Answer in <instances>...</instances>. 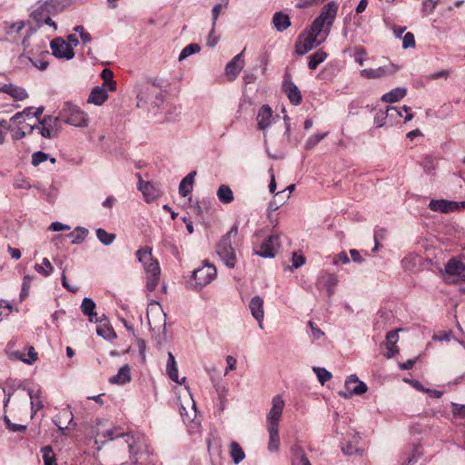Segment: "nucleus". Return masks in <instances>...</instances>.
<instances>
[{
    "label": "nucleus",
    "mask_w": 465,
    "mask_h": 465,
    "mask_svg": "<svg viewBox=\"0 0 465 465\" xmlns=\"http://www.w3.org/2000/svg\"><path fill=\"white\" fill-rule=\"evenodd\" d=\"M279 247V237L276 235H271L261 244L260 250L255 251V253L262 258H272L275 256Z\"/></svg>",
    "instance_id": "18"
},
{
    "label": "nucleus",
    "mask_w": 465,
    "mask_h": 465,
    "mask_svg": "<svg viewBox=\"0 0 465 465\" xmlns=\"http://www.w3.org/2000/svg\"><path fill=\"white\" fill-rule=\"evenodd\" d=\"M96 236L98 240L104 245H110L116 237L114 233L107 232L104 229L102 228L96 230Z\"/></svg>",
    "instance_id": "44"
},
{
    "label": "nucleus",
    "mask_w": 465,
    "mask_h": 465,
    "mask_svg": "<svg viewBox=\"0 0 465 465\" xmlns=\"http://www.w3.org/2000/svg\"><path fill=\"white\" fill-rule=\"evenodd\" d=\"M325 0H297L296 7L298 8H308L316 5H319Z\"/></svg>",
    "instance_id": "60"
},
{
    "label": "nucleus",
    "mask_w": 465,
    "mask_h": 465,
    "mask_svg": "<svg viewBox=\"0 0 465 465\" xmlns=\"http://www.w3.org/2000/svg\"><path fill=\"white\" fill-rule=\"evenodd\" d=\"M229 453L234 464H239L245 458V453L242 448L236 441H232L230 444Z\"/></svg>",
    "instance_id": "38"
},
{
    "label": "nucleus",
    "mask_w": 465,
    "mask_h": 465,
    "mask_svg": "<svg viewBox=\"0 0 465 465\" xmlns=\"http://www.w3.org/2000/svg\"><path fill=\"white\" fill-rule=\"evenodd\" d=\"M110 440H115L116 446L126 450L129 453L130 465L137 464L136 455L140 451L139 440L129 433L117 432L116 430H109L104 435Z\"/></svg>",
    "instance_id": "3"
},
{
    "label": "nucleus",
    "mask_w": 465,
    "mask_h": 465,
    "mask_svg": "<svg viewBox=\"0 0 465 465\" xmlns=\"http://www.w3.org/2000/svg\"><path fill=\"white\" fill-rule=\"evenodd\" d=\"M414 46H415V39H414L413 34H411L410 32L405 34V35L403 36V39H402V47L404 49H407V48L414 47Z\"/></svg>",
    "instance_id": "61"
},
{
    "label": "nucleus",
    "mask_w": 465,
    "mask_h": 465,
    "mask_svg": "<svg viewBox=\"0 0 465 465\" xmlns=\"http://www.w3.org/2000/svg\"><path fill=\"white\" fill-rule=\"evenodd\" d=\"M43 264L35 263L34 268L35 272L42 274L45 277L50 276L54 272V267L52 266L50 261L47 258H44L42 261Z\"/></svg>",
    "instance_id": "43"
},
{
    "label": "nucleus",
    "mask_w": 465,
    "mask_h": 465,
    "mask_svg": "<svg viewBox=\"0 0 465 465\" xmlns=\"http://www.w3.org/2000/svg\"><path fill=\"white\" fill-rule=\"evenodd\" d=\"M58 117L64 123L75 127H85L88 124L87 114L69 102L64 104Z\"/></svg>",
    "instance_id": "7"
},
{
    "label": "nucleus",
    "mask_w": 465,
    "mask_h": 465,
    "mask_svg": "<svg viewBox=\"0 0 465 465\" xmlns=\"http://www.w3.org/2000/svg\"><path fill=\"white\" fill-rule=\"evenodd\" d=\"M319 282L326 288L328 295L331 296L333 294L334 289L338 284V278L333 273L322 272Z\"/></svg>",
    "instance_id": "29"
},
{
    "label": "nucleus",
    "mask_w": 465,
    "mask_h": 465,
    "mask_svg": "<svg viewBox=\"0 0 465 465\" xmlns=\"http://www.w3.org/2000/svg\"><path fill=\"white\" fill-rule=\"evenodd\" d=\"M438 2L439 0H424L422 3V12L425 15L431 14L434 11Z\"/></svg>",
    "instance_id": "58"
},
{
    "label": "nucleus",
    "mask_w": 465,
    "mask_h": 465,
    "mask_svg": "<svg viewBox=\"0 0 465 465\" xmlns=\"http://www.w3.org/2000/svg\"><path fill=\"white\" fill-rule=\"evenodd\" d=\"M399 69L400 67L397 64L390 62L375 69H362L360 71V74L366 79H378L388 75H392L396 74Z\"/></svg>",
    "instance_id": "12"
},
{
    "label": "nucleus",
    "mask_w": 465,
    "mask_h": 465,
    "mask_svg": "<svg viewBox=\"0 0 465 465\" xmlns=\"http://www.w3.org/2000/svg\"><path fill=\"white\" fill-rule=\"evenodd\" d=\"M229 5V0H222L221 3L215 5L212 9L213 22L217 23L218 17L223 8H227Z\"/></svg>",
    "instance_id": "53"
},
{
    "label": "nucleus",
    "mask_w": 465,
    "mask_h": 465,
    "mask_svg": "<svg viewBox=\"0 0 465 465\" xmlns=\"http://www.w3.org/2000/svg\"><path fill=\"white\" fill-rule=\"evenodd\" d=\"M200 50V45L197 44H190L186 45L179 54V61H183L190 55L199 53Z\"/></svg>",
    "instance_id": "45"
},
{
    "label": "nucleus",
    "mask_w": 465,
    "mask_h": 465,
    "mask_svg": "<svg viewBox=\"0 0 465 465\" xmlns=\"http://www.w3.org/2000/svg\"><path fill=\"white\" fill-rule=\"evenodd\" d=\"M309 326L312 331V336L314 340H320L324 336V332L321 331L312 322H309Z\"/></svg>",
    "instance_id": "63"
},
{
    "label": "nucleus",
    "mask_w": 465,
    "mask_h": 465,
    "mask_svg": "<svg viewBox=\"0 0 465 465\" xmlns=\"http://www.w3.org/2000/svg\"><path fill=\"white\" fill-rule=\"evenodd\" d=\"M292 465H312L301 446H292Z\"/></svg>",
    "instance_id": "34"
},
{
    "label": "nucleus",
    "mask_w": 465,
    "mask_h": 465,
    "mask_svg": "<svg viewBox=\"0 0 465 465\" xmlns=\"http://www.w3.org/2000/svg\"><path fill=\"white\" fill-rule=\"evenodd\" d=\"M195 174L196 172H191L182 180L179 185V193L181 196L186 197L193 191Z\"/></svg>",
    "instance_id": "32"
},
{
    "label": "nucleus",
    "mask_w": 465,
    "mask_h": 465,
    "mask_svg": "<svg viewBox=\"0 0 465 465\" xmlns=\"http://www.w3.org/2000/svg\"><path fill=\"white\" fill-rule=\"evenodd\" d=\"M453 338L451 331H440L434 334L433 340L440 341H449Z\"/></svg>",
    "instance_id": "59"
},
{
    "label": "nucleus",
    "mask_w": 465,
    "mask_h": 465,
    "mask_svg": "<svg viewBox=\"0 0 465 465\" xmlns=\"http://www.w3.org/2000/svg\"><path fill=\"white\" fill-rule=\"evenodd\" d=\"M88 234V231L83 227H76L68 234L72 244H79L84 241Z\"/></svg>",
    "instance_id": "41"
},
{
    "label": "nucleus",
    "mask_w": 465,
    "mask_h": 465,
    "mask_svg": "<svg viewBox=\"0 0 465 465\" xmlns=\"http://www.w3.org/2000/svg\"><path fill=\"white\" fill-rule=\"evenodd\" d=\"M166 373L173 381L178 384H183L185 381V377L182 378V380H179L178 368L175 361V358L171 351L168 352Z\"/></svg>",
    "instance_id": "25"
},
{
    "label": "nucleus",
    "mask_w": 465,
    "mask_h": 465,
    "mask_svg": "<svg viewBox=\"0 0 465 465\" xmlns=\"http://www.w3.org/2000/svg\"><path fill=\"white\" fill-rule=\"evenodd\" d=\"M50 47L54 56L59 59L71 60L74 56V52L70 44H67L62 37H56L50 43Z\"/></svg>",
    "instance_id": "13"
},
{
    "label": "nucleus",
    "mask_w": 465,
    "mask_h": 465,
    "mask_svg": "<svg viewBox=\"0 0 465 465\" xmlns=\"http://www.w3.org/2000/svg\"><path fill=\"white\" fill-rule=\"evenodd\" d=\"M28 394L31 400V417L33 418L40 410L44 408L45 401L41 396L40 390H37L36 391L29 390Z\"/></svg>",
    "instance_id": "31"
},
{
    "label": "nucleus",
    "mask_w": 465,
    "mask_h": 465,
    "mask_svg": "<svg viewBox=\"0 0 465 465\" xmlns=\"http://www.w3.org/2000/svg\"><path fill=\"white\" fill-rule=\"evenodd\" d=\"M429 207L433 212L447 213L458 211L460 207H465V202H454L444 199L431 200Z\"/></svg>",
    "instance_id": "16"
},
{
    "label": "nucleus",
    "mask_w": 465,
    "mask_h": 465,
    "mask_svg": "<svg viewBox=\"0 0 465 465\" xmlns=\"http://www.w3.org/2000/svg\"><path fill=\"white\" fill-rule=\"evenodd\" d=\"M354 61L362 65L364 62L367 60V53L366 50L362 46H355L354 47Z\"/></svg>",
    "instance_id": "49"
},
{
    "label": "nucleus",
    "mask_w": 465,
    "mask_h": 465,
    "mask_svg": "<svg viewBox=\"0 0 465 465\" xmlns=\"http://www.w3.org/2000/svg\"><path fill=\"white\" fill-rule=\"evenodd\" d=\"M147 320L151 328L160 331L165 329L166 314L158 302H152L147 308Z\"/></svg>",
    "instance_id": "11"
},
{
    "label": "nucleus",
    "mask_w": 465,
    "mask_h": 465,
    "mask_svg": "<svg viewBox=\"0 0 465 465\" xmlns=\"http://www.w3.org/2000/svg\"><path fill=\"white\" fill-rule=\"evenodd\" d=\"M216 276V268L205 262L203 267L194 270L192 277L195 280L196 284L199 287H203L210 283Z\"/></svg>",
    "instance_id": "14"
},
{
    "label": "nucleus",
    "mask_w": 465,
    "mask_h": 465,
    "mask_svg": "<svg viewBox=\"0 0 465 465\" xmlns=\"http://www.w3.org/2000/svg\"><path fill=\"white\" fill-rule=\"evenodd\" d=\"M131 381V369L128 364L122 366L117 374L109 379L112 384H125Z\"/></svg>",
    "instance_id": "28"
},
{
    "label": "nucleus",
    "mask_w": 465,
    "mask_h": 465,
    "mask_svg": "<svg viewBox=\"0 0 465 465\" xmlns=\"http://www.w3.org/2000/svg\"><path fill=\"white\" fill-rule=\"evenodd\" d=\"M19 63L24 65H27V64H31L35 67L38 68L41 71H44L47 68L48 63L44 60H40L38 62L34 61L30 56L22 54L18 56Z\"/></svg>",
    "instance_id": "42"
},
{
    "label": "nucleus",
    "mask_w": 465,
    "mask_h": 465,
    "mask_svg": "<svg viewBox=\"0 0 465 465\" xmlns=\"http://www.w3.org/2000/svg\"><path fill=\"white\" fill-rule=\"evenodd\" d=\"M402 111L405 112L404 123L412 119L413 115L410 113L411 108L407 105L402 107L389 106L385 112V118L396 120L399 117H403Z\"/></svg>",
    "instance_id": "24"
},
{
    "label": "nucleus",
    "mask_w": 465,
    "mask_h": 465,
    "mask_svg": "<svg viewBox=\"0 0 465 465\" xmlns=\"http://www.w3.org/2000/svg\"><path fill=\"white\" fill-rule=\"evenodd\" d=\"M249 309L252 317L258 322L259 327L262 329L264 316L263 300L260 296L252 297L249 303Z\"/></svg>",
    "instance_id": "21"
},
{
    "label": "nucleus",
    "mask_w": 465,
    "mask_h": 465,
    "mask_svg": "<svg viewBox=\"0 0 465 465\" xmlns=\"http://www.w3.org/2000/svg\"><path fill=\"white\" fill-rule=\"evenodd\" d=\"M59 117L52 115H45L35 124V129L39 131L42 137L46 139H52L57 136L59 133Z\"/></svg>",
    "instance_id": "10"
},
{
    "label": "nucleus",
    "mask_w": 465,
    "mask_h": 465,
    "mask_svg": "<svg viewBox=\"0 0 465 465\" xmlns=\"http://www.w3.org/2000/svg\"><path fill=\"white\" fill-rule=\"evenodd\" d=\"M24 21L17 22H8L5 21L3 23V30L7 35H11L13 34H19L25 28Z\"/></svg>",
    "instance_id": "39"
},
{
    "label": "nucleus",
    "mask_w": 465,
    "mask_h": 465,
    "mask_svg": "<svg viewBox=\"0 0 465 465\" xmlns=\"http://www.w3.org/2000/svg\"><path fill=\"white\" fill-rule=\"evenodd\" d=\"M328 57V54L322 49H319L308 56V67L315 70L320 64L323 63Z\"/></svg>",
    "instance_id": "33"
},
{
    "label": "nucleus",
    "mask_w": 465,
    "mask_h": 465,
    "mask_svg": "<svg viewBox=\"0 0 465 465\" xmlns=\"http://www.w3.org/2000/svg\"><path fill=\"white\" fill-rule=\"evenodd\" d=\"M42 453L45 465H57L55 456L51 447H44L42 449Z\"/></svg>",
    "instance_id": "46"
},
{
    "label": "nucleus",
    "mask_w": 465,
    "mask_h": 465,
    "mask_svg": "<svg viewBox=\"0 0 465 465\" xmlns=\"http://www.w3.org/2000/svg\"><path fill=\"white\" fill-rule=\"evenodd\" d=\"M14 187L17 189H30L31 184L25 177L20 174L15 178Z\"/></svg>",
    "instance_id": "55"
},
{
    "label": "nucleus",
    "mask_w": 465,
    "mask_h": 465,
    "mask_svg": "<svg viewBox=\"0 0 465 465\" xmlns=\"http://www.w3.org/2000/svg\"><path fill=\"white\" fill-rule=\"evenodd\" d=\"M272 408L267 415V426L279 427V420L282 414L284 401L281 396L277 395L272 398Z\"/></svg>",
    "instance_id": "17"
},
{
    "label": "nucleus",
    "mask_w": 465,
    "mask_h": 465,
    "mask_svg": "<svg viewBox=\"0 0 465 465\" xmlns=\"http://www.w3.org/2000/svg\"><path fill=\"white\" fill-rule=\"evenodd\" d=\"M269 431L268 449L270 451L278 450L280 447L279 427L267 426Z\"/></svg>",
    "instance_id": "37"
},
{
    "label": "nucleus",
    "mask_w": 465,
    "mask_h": 465,
    "mask_svg": "<svg viewBox=\"0 0 465 465\" xmlns=\"http://www.w3.org/2000/svg\"><path fill=\"white\" fill-rule=\"evenodd\" d=\"M65 2L66 0H48L34 10L30 17L38 27L47 25L55 31L57 25L50 17L51 12L52 10L62 9Z\"/></svg>",
    "instance_id": "5"
},
{
    "label": "nucleus",
    "mask_w": 465,
    "mask_h": 465,
    "mask_svg": "<svg viewBox=\"0 0 465 465\" xmlns=\"http://www.w3.org/2000/svg\"><path fill=\"white\" fill-rule=\"evenodd\" d=\"M34 107H25L23 111L16 113L7 122L6 129L12 134L14 141L21 140L31 134L35 129V123L33 122L32 110Z\"/></svg>",
    "instance_id": "1"
},
{
    "label": "nucleus",
    "mask_w": 465,
    "mask_h": 465,
    "mask_svg": "<svg viewBox=\"0 0 465 465\" xmlns=\"http://www.w3.org/2000/svg\"><path fill=\"white\" fill-rule=\"evenodd\" d=\"M217 197L223 203H231L233 201V193L228 185L222 184L218 188Z\"/></svg>",
    "instance_id": "40"
},
{
    "label": "nucleus",
    "mask_w": 465,
    "mask_h": 465,
    "mask_svg": "<svg viewBox=\"0 0 465 465\" xmlns=\"http://www.w3.org/2000/svg\"><path fill=\"white\" fill-rule=\"evenodd\" d=\"M237 234L238 225L234 224L231 230L221 238L216 246L217 255L229 268H233L236 264V253L232 245V239L235 238Z\"/></svg>",
    "instance_id": "4"
},
{
    "label": "nucleus",
    "mask_w": 465,
    "mask_h": 465,
    "mask_svg": "<svg viewBox=\"0 0 465 465\" xmlns=\"http://www.w3.org/2000/svg\"><path fill=\"white\" fill-rule=\"evenodd\" d=\"M313 371L316 373L317 378L321 384H324L326 381L331 379V373L325 368L314 367Z\"/></svg>",
    "instance_id": "48"
},
{
    "label": "nucleus",
    "mask_w": 465,
    "mask_h": 465,
    "mask_svg": "<svg viewBox=\"0 0 465 465\" xmlns=\"http://www.w3.org/2000/svg\"><path fill=\"white\" fill-rule=\"evenodd\" d=\"M81 310L83 313L88 317L91 322H98L101 320L97 317V313L95 312V302L91 298H84Z\"/></svg>",
    "instance_id": "26"
},
{
    "label": "nucleus",
    "mask_w": 465,
    "mask_h": 465,
    "mask_svg": "<svg viewBox=\"0 0 465 465\" xmlns=\"http://www.w3.org/2000/svg\"><path fill=\"white\" fill-rule=\"evenodd\" d=\"M272 119V108L264 104L262 105L257 114V125L261 130H265L271 125Z\"/></svg>",
    "instance_id": "23"
},
{
    "label": "nucleus",
    "mask_w": 465,
    "mask_h": 465,
    "mask_svg": "<svg viewBox=\"0 0 465 465\" xmlns=\"http://www.w3.org/2000/svg\"><path fill=\"white\" fill-rule=\"evenodd\" d=\"M305 263V257L299 252H292V267L299 268Z\"/></svg>",
    "instance_id": "62"
},
{
    "label": "nucleus",
    "mask_w": 465,
    "mask_h": 465,
    "mask_svg": "<svg viewBox=\"0 0 465 465\" xmlns=\"http://www.w3.org/2000/svg\"><path fill=\"white\" fill-rule=\"evenodd\" d=\"M244 66L243 51L235 55L225 66V75L234 81Z\"/></svg>",
    "instance_id": "19"
},
{
    "label": "nucleus",
    "mask_w": 465,
    "mask_h": 465,
    "mask_svg": "<svg viewBox=\"0 0 465 465\" xmlns=\"http://www.w3.org/2000/svg\"><path fill=\"white\" fill-rule=\"evenodd\" d=\"M328 134V132L318 134L311 136L305 143V148L307 150L312 149L316 144H318L324 137H326Z\"/></svg>",
    "instance_id": "50"
},
{
    "label": "nucleus",
    "mask_w": 465,
    "mask_h": 465,
    "mask_svg": "<svg viewBox=\"0 0 465 465\" xmlns=\"http://www.w3.org/2000/svg\"><path fill=\"white\" fill-rule=\"evenodd\" d=\"M48 158V154L45 153H43L41 151L35 152L32 155V164L34 166H38L40 163L46 161Z\"/></svg>",
    "instance_id": "57"
},
{
    "label": "nucleus",
    "mask_w": 465,
    "mask_h": 465,
    "mask_svg": "<svg viewBox=\"0 0 465 465\" xmlns=\"http://www.w3.org/2000/svg\"><path fill=\"white\" fill-rule=\"evenodd\" d=\"M0 93L6 94L16 101H24L28 97V94L25 88L13 84H5L1 86Z\"/></svg>",
    "instance_id": "22"
},
{
    "label": "nucleus",
    "mask_w": 465,
    "mask_h": 465,
    "mask_svg": "<svg viewBox=\"0 0 465 465\" xmlns=\"http://www.w3.org/2000/svg\"><path fill=\"white\" fill-rule=\"evenodd\" d=\"M273 25L277 31L282 32L291 25L290 17L288 15L277 12L274 14L272 18Z\"/></svg>",
    "instance_id": "36"
},
{
    "label": "nucleus",
    "mask_w": 465,
    "mask_h": 465,
    "mask_svg": "<svg viewBox=\"0 0 465 465\" xmlns=\"http://www.w3.org/2000/svg\"><path fill=\"white\" fill-rule=\"evenodd\" d=\"M138 261L143 263L147 274L146 288L149 292L155 290L159 283L161 269L159 263L152 256V249L144 246L136 252Z\"/></svg>",
    "instance_id": "2"
},
{
    "label": "nucleus",
    "mask_w": 465,
    "mask_h": 465,
    "mask_svg": "<svg viewBox=\"0 0 465 465\" xmlns=\"http://www.w3.org/2000/svg\"><path fill=\"white\" fill-rule=\"evenodd\" d=\"M4 421L6 428L12 432H25L26 430L25 425L13 423L7 416L4 417Z\"/></svg>",
    "instance_id": "51"
},
{
    "label": "nucleus",
    "mask_w": 465,
    "mask_h": 465,
    "mask_svg": "<svg viewBox=\"0 0 465 465\" xmlns=\"http://www.w3.org/2000/svg\"><path fill=\"white\" fill-rule=\"evenodd\" d=\"M339 5L336 2L331 1L322 8L320 15L314 19L312 25H314V31L328 32L330 34L331 27L337 16Z\"/></svg>",
    "instance_id": "8"
},
{
    "label": "nucleus",
    "mask_w": 465,
    "mask_h": 465,
    "mask_svg": "<svg viewBox=\"0 0 465 465\" xmlns=\"http://www.w3.org/2000/svg\"><path fill=\"white\" fill-rule=\"evenodd\" d=\"M407 90L404 87H396L381 96V101L395 103L406 95Z\"/></svg>",
    "instance_id": "35"
},
{
    "label": "nucleus",
    "mask_w": 465,
    "mask_h": 465,
    "mask_svg": "<svg viewBox=\"0 0 465 465\" xmlns=\"http://www.w3.org/2000/svg\"><path fill=\"white\" fill-rule=\"evenodd\" d=\"M216 31V24L213 22L212 28L209 32L208 37H207V45L210 47H214L218 42H219V36L215 35Z\"/></svg>",
    "instance_id": "54"
},
{
    "label": "nucleus",
    "mask_w": 465,
    "mask_h": 465,
    "mask_svg": "<svg viewBox=\"0 0 465 465\" xmlns=\"http://www.w3.org/2000/svg\"><path fill=\"white\" fill-rule=\"evenodd\" d=\"M384 344H385V347H386V350H387V351L385 353V357L386 358H388V359L392 358L396 354L399 353V349H398L396 343L385 341Z\"/></svg>",
    "instance_id": "56"
},
{
    "label": "nucleus",
    "mask_w": 465,
    "mask_h": 465,
    "mask_svg": "<svg viewBox=\"0 0 465 465\" xmlns=\"http://www.w3.org/2000/svg\"><path fill=\"white\" fill-rule=\"evenodd\" d=\"M367 391V385L359 381L354 374L349 376L345 381V391H341L340 395L344 398H350L352 395H361Z\"/></svg>",
    "instance_id": "15"
},
{
    "label": "nucleus",
    "mask_w": 465,
    "mask_h": 465,
    "mask_svg": "<svg viewBox=\"0 0 465 465\" xmlns=\"http://www.w3.org/2000/svg\"><path fill=\"white\" fill-rule=\"evenodd\" d=\"M32 281H33V276H30V275L24 276L21 293H20V297L22 300L25 299L28 296Z\"/></svg>",
    "instance_id": "52"
},
{
    "label": "nucleus",
    "mask_w": 465,
    "mask_h": 465,
    "mask_svg": "<svg viewBox=\"0 0 465 465\" xmlns=\"http://www.w3.org/2000/svg\"><path fill=\"white\" fill-rule=\"evenodd\" d=\"M107 98L108 94L106 90L103 87L95 86L89 94L88 103L95 105H102Z\"/></svg>",
    "instance_id": "30"
},
{
    "label": "nucleus",
    "mask_w": 465,
    "mask_h": 465,
    "mask_svg": "<svg viewBox=\"0 0 465 465\" xmlns=\"http://www.w3.org/2000/svg\"><path fill=\"white\" fill-rule=\"evenodd\" d=\"M138 189L142 192L144 200L151 203L156 200L161 195L160 189L150 182L140 180Z\"/></svg>",
    "instance_id": "20"
},
{
    "label": "nucleus",
    "mask_w": 465,
    "mask_h": 465,
    "mask_svg": "<svg viewBox=\"0 0 465 465\" xmlns=\"http://www.w3.org/2000/svg\"><path fill=\"white\" fill-rule=\"evenodd\" d=\"M96 333L107 340H110L112 338H114L115 332L112 327L106 326V325H100L96 328Z\"/></svg>",
    "instance_id": "47"
},
{
    "label": "nucleus",
    "mask_w": 465,
    "mask_h": 465,
    "mask_svg": "<svg viewBox=\"0 0 465 465\" xmlns=\"http://www.w3.org/2000/svg\"><path fill=\"white\" fill-rule=\"evenodd\" d=\"M444 280L450 284L465 282V264L454 258L449 260L444 267Z\"/></svg>",
    "instance_id": "9"
},
{
    "label": "nucleus",
    "mask_w": 465,
    "mask_h": 465,
    "mask_svg": "<svg viewBox=\"0 0 465 465\" xmlns=\"http://www.w3.org/2000/svg\"><path fill=\"white\" fill-rule=\"evenodd\" d=\"M74 415L72 411L68 408H65L59 411L54 420L58 429L62 431L68 428V425L73 421Z\"/></svg>",
    "instance_id": "27"
},
{
    "label": "nucleus",
    "mask_w": 465,
    "mask_h": 465,
    "mask_svg": "<svg viewBox=\"0 0 465 465\" xmlns=\"http://www.w3.org/2000/svg\"><path fill=\"white\" fill-rule=\"evenodd\" d=\"M453 416L465 418V405L453 404Z\"/></svg>",
    "instance_id": "64"
},
{
    "label": "nucleus",
    "mask_w": 465,
    "mask_h": 465,
    "mask_svg": "<svg viewBox=\"0 0 465 465\" xmlns=\"http://www.w3.org/2000/svg\"><path fill=\"white\" fill-rule=\"evenodd\" d=\"M328 37V32L314 31V25H312L300 37L295 45V51L299 55H302L323 43Z\"/></svg>",
    "instance_id": "6"
}]
</instances>
